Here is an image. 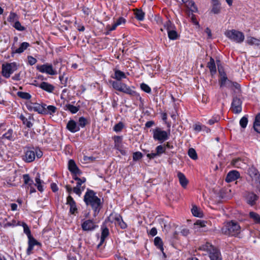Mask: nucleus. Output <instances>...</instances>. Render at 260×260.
<instances>
[{
    "label": "nucleus",
    "instance_id": "nucleus-1",
    "mask_svg": "<svg viewBox=\"0 0 260 260\" xmlns=\"http://www.w3.org/2000/svg\"><path fill=\"white\" fill-rule=\"evenodd\" d=\"M84 201L86 205L91 206L94 210L95 215L99 212L101 208V200L95 196V193L93 190L87 189L84 197Z\"/></svg>",
    "mask_w": 260,
    "mask_h": 260
},
{
    "label": "nucleus",
    "instance_id": "nucleus-2",
    "mask_svg": "<svg viewBox=\"0 0 260 260\" xmlns=\"http://www.w3.org/2000/svg\"><path fill=\"white\" fill-rule=\"evenodd\" d=\"M221 232L225 235L238 237L241 232V227L238 222L232 220L222 228Z\"/></svg>",
    "mask_w": 260,
    "mask_h": 260
},
{
    "label": "nucleus",
    "instance_id": "nucleus-3",
    "mask_svg": "<svg viewBox=\"0 0 260 260\" xmlns=\"http://www.w3.org/2000/svg\"><path fill=\"white\" fill-rule=\"evenodd\" d=\"M23 179L24 181L23 185L25 186V188L29 189L30 186L32 185L36 186L39 191L42 192L44 190L43 186L41 183L43 181L40 179V175L37 173L35 178L36 184H34L33 180H32L28 174H24L23 175Z\"/></svg>",
    "mask_w": 260,
    "mask_h": 260
},
{
    "label": "nucleus",
    "instance_id": "nucleus-4",
    "mask_svg": "<svg viewBox=\"0 0 260 260\" xmlns=\"http://www.w3.org/2000/svg\"><path fill=\"white\" fill-rule=\"evenodd\" d=\"M200 250L207 251L209 253L211 260H222L220 252L219 250L213 248L212 245L207 243L199 248Z\"/></svg>",
    "mask_w": 260,
    "mask_h": 260
},
{
    "label": "nucleus",
    "instance_id": "nucleus-5",
    "mask_svg": "<svg viewBox=\"0 0 260 260\" xmlns=\"http://www.w3.org/2000/svg\"><path fill=\"white\" fill-rule=\"evenodd\" d=\"M43 155L42 152L39 149L35 150L28 149L22 157V159L26 162H31L35 159L36 156L38 158H41Z\"/></svg>",
    "mask_w": 260,
    "mask_h": 260
},
{
    "label": "nucleus",
    "instance_id": "nucleus-6",
    "mask_svg": "<svg viewBox=\"0 0 260 260\" xmlns=\"http://www.w3.org/2000/svg\"><path fill=\"white\" fill-rule=\"evenodd\" d=\"M225 35L230 40L237 43H242L244 40V35L243 32L235 29L225 31Z\"/></svg>",
    "mask_w": 260,
    "mask_h": 260
},
{
    "label": "nucleus",
    "instance_id": "nucleus-7",
    "mask_svg": "<svg viewBox=\"0 0 260 260\" xmlns=\"http://www.w3.org/2000/svg\"><path fill=\"white\" fill-rule=\"evenodd\" d=\"M169 132L168 133L159 127H157L153 131V138L155 140L164 142L169 139Z\"/></svg>",
    "mask_w": 260,
    "mask_h": 260
},
{
    "label": "nucleus",
    "instance_id": "nucleus-8",
    "mask_svg": "<svg viewBox=\"0 0 260 260\" xmlns=\"http://www.w3.org/2000/svg\"><path fill=\"white\" fill-rule=\"evenodd\" d=\"M46 106V104L41 105L37 103H30L26 105L28 110L37 112L39 114H41L46 113L45 110V107Z\"/></svg>",
    "mask_w": 260,
    "mask_h": 260
},
{
    "label": "nucleus",
    "instance_id": "nucleus-9",
    "mask_svg": "<svg viewBox=\"0 0 260 260\" xmlns=\"http://www.w3.org/2000/svg\"><path fill=\"white\" fill-rule=\"evenodd\" d=\"M16 70V67L15 63H7L2 65V73L4 77L8 78Z\"/></svg>",
    "mask_w": 260,
    "mask_h": 260
},
{
    "label": "nucleus",
    "instance_id": "nucleus-10",
    "mask_svg": "<svg viewBox=\"0 0 260 260\" xmlns=\"http://www.w3.org/2000/svg\"><path fill=\"white\" fill-rule=\"evenodd\" d=\"M218 71L221 76V78L219 81L220 87L226 86L229 88L232 87L233 85L234 84V82L228 79L226 74L223 71H222L221 69H218Z\"/></svg>",
    "mask_w": 260,
    "mask_h": 260
},
{
    "label": "nucleus",
    "instance_id": "nucleus-11",
    "mask_svg": "<svg viewBox=\"0 0 260 260\" xmlns=\"http://www.w3.org/2000/svg\"><path fill=\"white\" fill-rule=\"evenodd\" d=\"M122 86L123 87L122 89L121 90V92L127 94L132 97H134L138 100L141 101L142 98L141 97L140 94L138 93H137L136 91L132 89V88H134V86L132 87H129L125 83Z\"/></svg>",
    "mask_w": 260,
    "mask_h": 260
},
{
    "label": "nucleus",
    "instance_id": "nucleus-12",
    "mask_svg": "<svg viewBox=\"0 0 260 260\" xmlns=\"http://www.w3.org/2000/svg\"><path fill=\"white\" fill-rule=\"evenodd\" d=\"M37 69L42 73H45L49 75H54L57 74V72L53 69L51 64H45L38 66Z\"/></svg>",
    "mask_w": 260,
    "mask_h": 260
},
{
    "label": "nucleus",
    "instance_id": "nucleus-13",
    "mask_svg": "<svg viewBox=\"0 0 260 260\" xmlns=\"http://www.w3.org/2000/svg\"><path fill=\"white\" fill-rule=\"evenodd\" d=\"M242 101L241 100L235 97L233 98L232 103L231 110L236 114L240 113L242 111Z\"/></svg>",
    "mask_w": 260,
    "mask_h": 260
},
{
    "label": "nucleus",
    "instance_id": "nucleus-14",
    "mask_svg": "<svg viewBox=\"0 0 260 260\" xmlns=\"http://www.w3.org/2000/svg\"><path fill=\"white\" fill-rule=\"evenodd\" d=\"M97 225L92 220L88 219L84 221L81 224V228L84 231H91L94 230Z\"/></svg>",
    "mask_w": 260,
    "mask_h": 260
},
{
    "label": "nucleus",
    "instance_id": "nucleus-15",
    "mask_svg": "<svg viewBox=\"0 0 260 260\" xmlns=\"http://www.w3.org/2000/svg\"><path fill=\"white\" fill-rule=\"evenodd\" d=\"M68 168L69 171L74 175H81L82 172L77 167L74 160L70 159L68 162Z\"/></svg>",
    "mask_w": 260,
    "mask_h": 260
},
{
    "label": "nucleus",
    "instance_id": "nucleus-16",
    "mask_svg": "<svg viewBox=\"0 0 260 260\" xmlns=\"http://www.w3.org/2000/svg\"><path fill=\"white\" fill-rule=\"evenodd\" d=\"M246 202L250 205H254L257 200L258 199L257 196L253 192H248L245 196Z\"/></svg>",
    "mask_w": 260,
    "mask_h": 260
},
{
    "label": "nucleus",
    "instance_id": "nucleus-17",
    "mask_svg": "<svg viewBox=\"0 0 260 260\" xmlns=\"http://www.w3.org/2000/svg\"><path fill=\"white\" fill-rule=\"evenodd\" d=\"M240 177V174L237 171H230L226 175L225 181L227 182H231L237 180Z\"/></svg>",
    "mask_w": 260,
    "mask_h": 260
},
{
    "label": "nucleus",
    "instance_id": "nucleus-18",
    "mask_svg": "<svg viewBox=\"0 0 260 260\" xmlns=\"http://www.w3.org/2000/svg\"><path fill=\"white\" fill-rule=\"evenodd\" d=\"M67 128L71 133H76L80 130L79 126L73 120H70L67 124Z\"/></svg>",
    "mask_w": 260,
    "mask_h": 260
},
{
    "label": "nucleus",
    "instance_id": "nucleus-19",
    "mask_svg": "<svg viewBox=\"0 0 260 260\" xmlns=\"http://www.w3.org/2000/svg\"><path fill=\"white\" fill-rule=\"evenodd\" d=\"M67 204H68L70 207V213L73 214H75V213L77 210V208L76 207V203L74 201V199H73V198L71 196H69L67 197Z\"/></svg>",
    "mask_w": 260,
    "mask_h": 260
},
{
    "label": "nucleus",
    "instance_id": "nucleus-20",
    "mask_svg": "<svg viewBox=\"0 0 260 260\" xmlns=\"http://www.w3.org/2000/svg\"><path fill=\"white\" fill-rule=\"evenodd\" d=\"M248 173L253 180L256 182L258 181L260 174H258V171L255 168H250L248 170Z\"/></svg>",
    "mask_w": 260,
    "mask_h": 260
},
{
    "label": "nucleus",
    "instance_id": "nucleus-21",
    "mask_svg": "<svg viewBox=\"0 0 260 260\" xmlns=\"http://www.w3.org/2000/svg\"><path fill=\"white\" fill-rule=\"evenodd\" d=\"M114 220L115 224L119 226L122 229H124L126 228V224L123 221L120 215H115Z\"/></svg>",
    "mask_w": 260,
    "mask_h": 260
},
{
    "label": "nucleus",
    "instance_id": "nucleus-22",
    "mask_svg": "<svg viewBox=\"0 0 260 260\" xmlns=\"http://www.w3.org/2000/svg\"><path fill=\"white\" fill-rule=\"evenodd\" d=\"M177 176L181 186L184 188H186L188 183V180L185 175L182 173L179 172L177 174Z\"/></svg>",
    "mask_w": 260,
    "mask_h": 260
},
{
    "label": "nucleus",
    "instance_id": "nucleus-23",
    "mask_svg": "<svg viewBox=\"0 0 260 260\" xmlns=\"http://www.w3.org/2000/svg\"><path fill=\"white\" fill-rule=\"evenodd\" d=\"M39 86L43 90L48 92H52L54 89L53 85L46 82H42Z\"/></svg>",
    "mask_w": 260,
    "mask_h": 260
},
{
    "label": "nucleus",
    "instance_id": "nucleus-24",
    "mask_svg": "<svg viewBox=\"0 0 260 260\" xmlns=\"http://www.w3.org/2000/svg\"><path fill=\"white\" fill-rule=\"evenodd\" d=\"M154 244L157 248L159 249L162 252L163 255L165 257H166V253L164 251L163 243L161 239L159 237H156L154 238Z\"/></svg>",
    "mask_w": 260,
    "mask_h": 260
},
{
    "label": "nucleus",
    "instance_id": "nucleus-25",
    "mask_svg": "<svg viewBox=\"0 0 260 260\" xmlns=\"http://www.w3.org/2000/svg\"><path fill=\"white\" fill-rule=\"evenodd\" d=\"M19 118L22 120L23 124L25 125L27 127L30 128L32 126L33 124L30 121V116H29V117L27 118L23 115H21L19 117Z\"/></svg>",
    "mask_w": 260,
    "mask_h": 260
},
{
    "label": "nucleus",
    "instance_id": "nucleus-26",
    "mask_svg": "<svg viewBox=\"0 0 260 260\" xmlns=\"http://www.w3.org/2000/svg\"><path fill=\"white\" fill-rule=\"evenodd\" d=\"M2 138L3 139H7L9 141H14L15 137L13 135V131L12 129H9L3 135Z\"/></svg>",
    "mask_w": 260,
    "mask_h": 260
},
{
    "label": "nucleus",
    "instance_id": "nucleus-27",
    "mask_svg": "<svg viewBox=\"0 0 260 260\" xmlns=\"http://www.w3.org/2000/svg\"><path fill=\"white\" fill-rule=\"evenodd\" d=\"M253 128L256 132L260 133V113L255 116L253 123Z\"/></svg>",
    "mask_w": 260,
    "mask_h": 260
},
{
    "label": "nucleus",
    "instance_id": "nucleus-28",
    "mask_svg": "<svg viewBox=\"0 0 260 260\" xmlns=\"http://www.w3.org/2000/svg\"><path fill=\"white\" fill-rule=\"evenodd\" d=\"M246 43L250 45L260 46V40L252 37H247Z\"/></svg>",
    "mask_w": 260,
    "mask_h": 260
},
{
    "label": "nucleus",
    "instance_id": "nucleus-29",
    "mask_svg": "<svg viewBox=\"0 0 260 260\" xmlns=\"http://www.w3.org/2000/svg\"><path fill=\"white\" fill-rule=\"evenodd\" d=\"M113 78L118 81H120L122 79L126 78V75L124 72L118 70H115L114 76Z\"/></svg>",
    "mask_w": 260,
    "mask_h": 260
},
{
    "label": "nucleus",
    "instance_id": "nucleus-30",
    "mask_svg": "<svg viewBox=\"0 0 260 260\" xmlns=\"http://www.w3.org/2000/svg\"><path fill=\"white\" fill-rule=\"evenodd\" d=\"M208 67L209 68L212 75L216 73V65L214 59L212 57L210 58V61L208 63Z\"/></svg>",
    "mask_w": 260,
    "mask_h": 260
},
{
    "label": "nucleus",
    "instance_id": "nucleus-31",
    "mask_svg": "<svg viewBox=\"0 0 260 260\" xmlns=\"http://www.w3.org/2000/svg\"><path fill=\"white\" fill-rule=\"evenodd\" d=\"M185 5L192 13L198 12V8L193 1L189 0V2L185 4Z\"/></svg>",
    "mask_w": 260,
    "mask_h": 260
},
{
    "label": "nucleus",
    "instance_id": "nucleus-32",
    "mask_svg": "<svg viewBox=\"0 0 260 260\" xmlns=\"http://www.w3.org/2000/svg\"><path fill=\"white\" fill-rule=\"evenodd\" d=\"M29 46V44L27 42H23L20 44L18 48L16 49L13 51L16 53H21L26 50Z\"/></svg>",
    "mask_w": 260,
    "mask_h": 260
},
{
    "label": "nucleus",
    "instance_id": "nucleus-33",
    "mask_svg": "<svg viewBox=\"0 0 260 260\" xmlns=\"http://www.w3.org/2000/svg\"><path fill=\"white\" fill-rule=\"evenodd\" d=\"M64 110H69L72 113H76L79 111V108L71 104H67L64 107Z\"/></svg>",
    "mask_w": 260,
    "mask_h": 260
},
{
    "label": "nucleus",
    "instance_id": "nucleus-34",
    "mask_svg": "<svg viewBox=\"0 0 260 260\" xmlns=\"http://www.w3.org/2000/svg\"><path fill=\"white\" fill-rule=\"evenodd\" d=\"M135 17L139 21L144 19L145 13L141 9H136L135 12Z\"/></svg>",
    "mask_w": 260,
    "mask_h": 260
},
{
    "label": "nucleus",
    "instance_id": "nucleus-35",
    "mask_svg": "<svg viewBox=\"0 0 260 260\" xmlns=\"http://www.w3.org/2000/svg\"><path fill=\"white\" fill-rule=\"evenodd\" d=\"M249 217L256 223L260 224V215L254 212L249 213Z\"/></svg>",
    "mask_w": 260,
    "mask_h": 260
},
{
    "label": "nucleus",
    "instance_id": "nucleus-36",
    "mask_svg": "<svg viewBox=\"0 0 260 260\" xmlns=\"http://www.w3.org/2000/svg\"><path fill=\"white\" fill-rule=\"evenodd\" d=\"M191 212L193 215L196 217H202L203 215L202 212L196 206H193L191 209Z\"/></svg>",
    "mask_w": 260,
    "mask_h": 260
},
{
    "label": "nucleus",
    "instance_id": "nucleus-37",
    "mask_svg": "<svg viewBox=\"0 0 260 260\" xmlns=\"http://www.w3.org/2000/svg\"><path fill=\"white\" fill-rule=\"evenodd\" d=\"M46 112L44 114L52 115L56 112L57 108L52 105H49L45 107Z\"/></svg>",
    "mask_w": 260,
    "mask_h": 260
},
{
    "label": "nucleus",
    "instance_id": "nucleus-38",
    "mask_svg": "<svg viewBox=\"0 0 260 260\" xmlns=\"http://www.w3.org/2000/svg\"><path fill=\"white\" fill-rule=\"evenodd\" d=\"M124 83H122L121 82H119V81H112V85L113 86V87L118 90V91H119L121 92V90L122 89V87H123V85H124Z\"/></svg>",
    "mask_w": 260,
    "mask_h": 260
},
{
    "label": "nucleus",
    "instance_id": "nucleus-39",
    "mask_svg": "<svg viewBox=\"0 0 260 260\" xmlns=\"http://www.w3.org/2000/svg\"><path fill=\"white\" fill-rule=\"evenodd\" d=\"M168 37L170 40H176L178 37V34L176 31L174 30H169L168 31Z\"/></svg>",
    "mask_w": 260,
    "mask_h": 260
},
{
    "label": "nucleus",
    "instance_id": "nucleus-40",
    "mask_svg": "<svg viewBox=\"0 0 260 260\" xmlns=\"http://www.w3.org/2000/svg\"><path fill=\"white\" fill-rule=\"evenodd\" d=\"M189 156L193 160L198 159V155L194 149L191 148L188 151Z\"/></svg>",
    "mask_w": 260,
    "mask_h": 260
},
{
    "label": "nucleus",
    "instance_id": "nucleus-41",
    "mask_svg": "<svg viewBox=\"0 0 260 260\" xmlns=\"http://www.w3.org/2000/svg\"><path fill=\"white\" fill-rule=\"evenodd\" d=\"M17 94L19 98L24 100H29L31 97V95L29 93L25 92L18 91L17 93Z\"/></svg>",
    "mask_w": 260,
    "mask_h": 260
},
{
    "label": "nucleus",
    "instance_id": "nucleus-42",
    "mask_svg": "<svg viewBox=\"0 0 260 260\" xmlns=\"http://www.w3.org/2000/svg\"><path fill=\"white\" fill-rule=\"evenodd\" d=\"M88 123V121L86 118L84 117H81L79 118L78 124L79 127L80 126L82 128L84 127Z\"/></svg>",
    "mask_w": 260,
    "mask_h": 260
},
{
    "label": "nucleus",
    "instance_id": "nucleus-43",
    "mask_svg": "<svg viewBox=\"0 0 260 260\" xmlns=\"http://www.w3.org/2000/svg\"><path fill=\"white\" fill-rule=\"evenodd\" d=\"M21 225L23 228V232L27 235V237H30L31 235V232L28 225L25 222H22Z\"/></svg>",
    "mask_w": 260,
    "mask_h": 260
},
{
    "label": "nucleus",
    "instance_id": "nucleus-44",
    "mask_svg": "<svg viewBox=\"0 0 260 260\" xmlns=\"http://www.w3.org/2000/svg\"><path fill=\"white\" fill-rule=\"evenodd\" d=\"M28 244H29L34 246L35 245H41L40 243L38 242L31 235H30V237H28Z\"/></svg>",
    "mask_w": 260,
    "mask_h": 260
},
{
    "label": "nucleus",
    "instance_id": "nucleus-45",
    "mask_svg": "<svg viewBox=\"0 0 260 260\" xmlns=\"http://www.w3.org/2000/svg\"><path fill=\"white\" fill-rule=\"evenodd\" d=\"M123 127V123L122 122H119L114 126L113 129L116 132H119L121 131Z\"/></svg>",
    "mask_w": 260,
    "mask_h": 260
},
{
    "label": "nucleus",
    "instance_id": "nucleus-46",
    "mask_svg": "<svg viewBox=\"0 0 260 260\" xmlns=\"http://www.w3.org/2000/svg\"><path fill=\"white\" fill-rule=\"evenodd\" d=\"M140 87L142 90L146 93H149L151 92V89L150 87L145 83H142L140 85Z\"/></svg>",
    "mask_w": 260,
    "mask_h": 260
},
{
    "label": "nucleus",
    "instance_id": "nucleus-47",
    "mask_svg": "<svg viewBox=\"0 0 260 260\" xmlns=\"http://www.w3.org/2000/svg\"><path fill=\"white\" fill-rule=\"evenodd\" d=\"M248 123V119L245 116L243 117L240 120V125L242 128H245Z\"/></svg>",
    "mask_w": 260,
    "mask_h": 260
},
{
    "label": "nucleus",
    "instance_id": "nucleus-48",
    "mask_svg": "<svg viewBox=\"0 0 260 260\" xmlns=\"http://www.w3.org/2000/svg\"><path fill=\"white\" fill-rule=\"evenodd\" d=\"M242 163L240 158L233 159L232 162V165L237 168H240Z\"/></svg>",
    "mask_w": 260,
    "mask_h": 260
},
{
    "label": "nucleus",
    "instance_id": "nucleus-49",
    "mask_svg": "<svg viewBox=\"0 0 260 260\" xmlns=\"http://www.w3.org/2000/svg\"><path fill=\"white\" fill-rule=\"evenodd\" d=\"M109 234V229L107 227H102V235L101 237L106 238Z\"/></svg>",
    "mask_w": 260,
    "mask_h": 260
},
{
    "label": "nucleus",
    "instance_id": "nucleus-50",
    "mask_svg": "<svg viewBox=\"0 0 260 260\" xmlns=\"http://www.w3.org/2000/svg\"><path fill=\"white\" fill-rule=\"evenodd\" d=\"M165 147H164L162 145H159L157 146L156 148V153L158 156H159L161 154L164 153L165 152Z\"/></svg>",
    "mask_w": 260,
    "mask_h": 260
},
{
    "label": "nucleus",
    "instance_id": "nucleus-51",
    "mask_svg": "<svg viewBox=\"0 0 260 260\" xmlns=\"http://www.w3.org/2000/svg\"><path fill=\"white\" fill-rule=\"evenodd\" d=\"M13 26L17 30L20 31H23L25 29V27L21 25L19 21H16L14 23Z\"/></svg>",
    "mask_w": 260,
    "mask_h": 260
},
{
    "label": "nucleus",
    "instance_id": "nucleus-52",
    "mask_svg": "<svg viewBox=\"0 0 260 260\" xmlns=\"http://www.w3.org/2000/svg\"><path fill=\"white\" fill-rule=\"evenodd\" d=\"M17 18V15L15 13L11 12L8 18L9 22H14Z\"/></svg>",
    "mask_w": 260,
    "mask_h": 260
},
{
    "label": "nucleus",
    "instance_id": "nucleus-53",
    "mask_svg": "<svg viewBox=\"0 0 260 260\" xmlns=\"http://www.w3.org/2000/svg\"><path fill=\"white\" fill-rule=\"evenodd\" d=\"M206 221L204 220H198L194 223V225L198 226L199 228H203L206 226Z\"/></svg>",
    "mask_w": 260,
    "mask_h": 260
},
{
    "label": "nucleus",
    "instance_id": "nucleus-54",
    "mask_svg": "<svg viewBox=\"0 0 260 260\" xmlns=\"http://www.w3.org/2000/svg\"><path fill=\"white\" fill-rule=\"evenodd\" d=\"M142 157V154L140 152H136L134 153L133 158V160L137 161L141 159Z\"/></svg>",
    "mask_w": 260,
    "mask_h": 260
},
{
    "label": "nucleus",
    "instance_id": "nucleus-55",
    "mask_svg": "<svg viewBox=\"0 0 260 260\" xmlns=\"http://www.w3.org/2000/svg\"><path fill=\"white\" fill-rule=\"evenodd\" d=\"M220 11V7L219 5H213L212 12L214 14H218Z\"/></svg>",
    "mask_w": 260,
    "mask_h": 260
},
{
    "label": "nucleus",
    "instance_id": "nucleus-56",
    "mask_svg": "<svg viewBox=\"0 0 260 260\" xmlns=\"http://www.w3.org/2000/svg\"><path fill=\"white\" fill-rule=\"evenodd\" d=\"M164 27L167 30V31L169 30H171L173 27L171 22L170 20L167 21L164 24Z\"/></svg>",
    "mask_w": 260,
    "mask_h": 260
},
{
    "label": "nucleus",
    "instance_id": "nucleus-57",
    "mask_svg": "<svg viewBox=\"0 0 260 260\" xmlns=\"http://www.w3.org/2000/svg\"><path fill=\"white\" fill-rule=\"evenodd\" d=\"M27 58H28V62L29 63V64H30V65H34L37 62V59L31 56H28Z\"/></svg>",
    "mask_w": 260,
    "mask_h": 260
},
{
    "label": "nucleus",
    "instance_id": "nucleus-58",
    "mask_svg": "<svg viewBox=\"0 0 260 260\" xmlns=\"http://www.w3.org/2000/svg\"><path fill=\"white\" fill-rule=\"evenodd\" d=\"M204 126H202L199 124H195L193 126V128L196 132H200L203 128H205Z\"/></svg>",
    "mask_w": 260,
    "mask_h": 260
},
{
    "label": "nucleus",
    "instance_id": "nucleus-59",
    "mask_svg": "<svg viewBox=\"0 0 260 260\" xmlns=\"http://www.w3.org/2000/svg\"><path fill=\"white\" fill-rule=\"evenodd\" d=\"M126 22L125 19L123 17H119L115 22L117 26L124 24Z\"/></svg>",
    "mask_w": 260,
    "mask_h": 260
},
{
    "label": "nucleus",
    "instance_id": "nucleus-60",
    "mask_svg": "<svg viewBox=\"0 0 260 260\" xmlns=\"http://www.w3.org/2000/svg\"><path fill=\"white\" fill-rule=\"evenodd\" d=\"M73 191L79 196L81 194V189L80 187L75 186L73 188Z\"/></svg>",
    "mask_w": 260,
    "mask_h": 260
},
{
    "label": "nucleus",
    "instance_id": "nucleus-61",
    "mask_svg": "<svg viewBox=\"0 0 260 260\" xmlns=\"http://www.w3.org/2000/svg\"><path fill=\"white\" fill-rule=\"evenodd\" d=\"M95 157L92 156H84L83 159L84 161H86L87 162H90L93 161L95 160Z\"/></svg>",
    "mask_w": 260,
    "mask_h": 260
},
{
    "label": "nucleus",
    "instance_id": "nucleus-62",
    "mask_svg": "<svg viewBox=\"0 0 260 260\" xmlns=\"http://www.w3.org/2000/svg\"><path fill=\"white\" fill-rule=\"evenodd\" d=\"M218 119L219 118L217 117H213L212 119H210L208 121V123L210 125H212L214 123H215V122H217L218 120Z\"/></svg>",
    "mask_w": 260,
    "mask_h": 260
},
{
    "label": "nucleus",
    "instance_id": "nucleus-63",
    "mask_svg": "<svg viewBox=\"0 0 260 260\" xmlns=\"http://www.w3.org/2000/svg\"><path fill=\"white\" fill-rule=\"evenodd\" d=\"M149 234L152 236H155L157 234V230L155 228H152Z\"/></svg>",
    "mask_w": 260,
    "mask_h": 260
},
{
    "label": "nucleus",
    "instance_id": "nucleus-64",
    "mask_svg": "<svg viewBox=\"0 0 260 260\" xmlns=\"http://www.w3.org/2000/svg\"><path fill=\"white\" fill-rule=\"evenodd\" d=\"M154 124V122L153 121H148L145 123V127L147 128H149L152 126Z\"/></svg>",
    "mask_w": 260,
    "mask_h": 260
}]
</instances>
